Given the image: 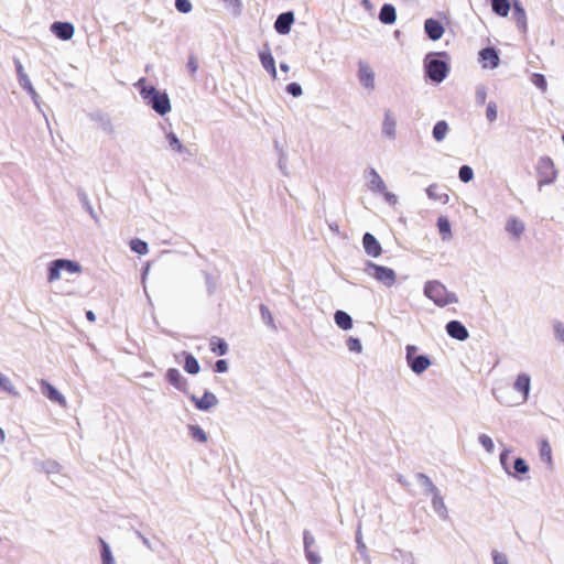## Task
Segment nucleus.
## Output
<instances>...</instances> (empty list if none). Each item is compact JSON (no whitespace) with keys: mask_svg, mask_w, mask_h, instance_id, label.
I'll list each match as a JSON object with an SVG mask.
<instances>
[{"mask_svg":"<svg viewBox=\"0 0 564 564\" xmlns=\"http://www.w3.org/2000/svg\"><path fill=\"white\" fill-rule=\"evenodd\" d=\"M532 83L534 86L540 88L543 93L547 89V82L542 74H534L532 77Z\"/></svg>","mask_w":564,"mask_h":564,"instance_id":"nucleus-45","label":"nucleus"},{"mask_svg":"<svg viewBox=\"0 0 564 564\" xmlns=\"http://www.w3.org/2000/svg\"><path fill=\"white\" fill-rule=\"evenodd\" d=\"M334 321L335 324L344 330H350L354 326L351 316L344 311H337L334 314Z\"/></svg>","mask_w":564,"mask_h":564,"instance_id":"nucleus-30","label":"nucleus"},{"mask_svg":"<svg viewBox=\"0 0 564 564\" xmlns=\"http://www.w3.org/2000/svg\"><path fill=\"white\" fill-rule=\"evenodd\" d=\"M50 32L61 41H70L75 35V26L70 22L55 21L50 25Z\"/></svg>","mask_w":564,"mask_h":564,"instance_id":"nucleus-15","label":"nucleus"},{"mask_svg":"<svg viewBox=\"0 0 564 564\" xmlns=\"http://www.w3.org/2000/svg\"><path fill=\"white\" fill-rule=\"evenodd\" d=\"M379 19L384 24L394 23L397 19L394 7H392L391 4H384L380 10Z\"/></svg>","mask_w":564,"mask_h":564,"instance_id":"nucleus-33","label":"nucleus"},{"mask_svg":"<svg viewBox=\"0 0 564 564\" xmlns=\"http://www.w3.org/2000/svg\"><path fill=\"white\" fill-rule=\"evenodd\" d=\"M167 381L178 391L189 394L188 392V381L187 379L180 372V370L175 368H171L166 371Z\"/></svg>","mask_w":564,"mask_h":564,"instance_id":"nucleus-20","label":"nucleus"},{"mask_svg":"<svg viewBox=\"0 0 564 564\" xmlns=\"http://www.w3.org/2000/svg\"><path fill=\"white\" fill-rule=\"evenodd\" d=\"M305 555L310 564H321L322 562L321 556L314 549L306 551Z\"/></svg>","mask_w":564,"mask_h":564,"instance_id":"nucleus-51","label":"nucleus"},{"mask_svg":"<svg viewBox=\"0 0 564 564\" xmlns=\"http://www.w3.org/2000/svg\"><path fill=\"white\" fill-rule=\"evenodd\" d=\"M498 111L495 102H489L486 108V118L489 122H494L497 119Z\"/></svg>","mask_w":564,"mask_h":564,"instance_id":"nucleus-48","label":"nucleus"},{"mask_svg":"<svg viewBox=\"0 0 564 564\" xmlns=\"http://www.w3.org/2000/svg\"><path fill=\"white\" fill-rule=\"evenodd\" d=\"M553 332L556 340L564 345V324L555 323L553 326Z\"/></svg>","mask_w":564,"mask_h":564,"instance_id":"nucleus-49","label":"nucleus"},{"mask_svg":"<svg viewBox=\"0 0 564 564\" xmlns=\"http://www.w3.org/2000/svg\"><path fill=\"white\" fill-rule=\"evenodd\" d=\"M259 59L262 67L270 74L273 79L278 78V72L275 67V59L269 47H263L259 52Z\"/></svg>","mask_w":564,"mask_h":564,"instance_id":"nucleus-22","label":"nucleus"},{"mask_svg":"<svg viewBox=\"0 0 564 564\" xmlns=\"http://www.w3.org/2000/svg\"><path fill=\"white\" fill-rule=\"evenodd\" d=\"M437 229L438 234L443 241H448L452 239L453 232H452V225L447 217L441 216L437 219Z\"/></svg>","mask_w":564,"mask_h":564,"instance_id":"nucleus-29","label":"nucleus"},{"mask_svg":"<svg viewBox=\"0 0 564 564\" xmlns=\"http://www.w3.org/2000/svg\"><path fill=\"white\" fill-rule=\"evenodd\" d=\"M514 449L503 445L499 454V464L503 473L512 479L524 481L530 479V465L521 456L512 457Z\"/></svg>","mask_w":564,"mask_h":564,"instance_id":"nucleus-2","label":"nucleus"},{"mask_svg":"<svg viewBox=\"0 0 564 564\" xmlns=\"http://www.w3.org/2000/svg\"><path fill=\"white\" fill-rule=\"evenodd\" d=\"M427 491L431 496V506L434 513L441 519H446L448 516V510L440 490L431 481H429Z\"/></svg>","mask_w":564,"mask_h":564,"instance_id":"nucleus-12","label":"nucleus"},{"mask_svg":"<svg viewBox=\"0 0 564 564\" xmlns=\"http://www.w3.org/2000/svg\"><path fill=\"white\" fill-rule=\"evenodd\" d=\"M210 350L219 356H224L228 351L226 341L218 337H213L209 343Z\"/></svg>","mask_w":564,"mask_h":564,"instance_id":"nucleus-37","label":"nucleus"},{"mask_svg":"<svg viewBox=\"0 0 564 564\" xmlns=\"http://www.w3.org/2000/svg\"><path fill=\"white\" fill-rule=\"evenodd\" d=\"M478 61L484 69H495L499 66L500 57L492 47H486L479 51Z\"/></svg>","mask_w":564,"mask_h":564,"instance_id":"nucleus-16","label":"nucleus"},{"mask_svg":"<svg viewBox=\"0 0 564 564\" xmlns=\"http://www.w3.org/2000/svg\"><path fill=\"white\" fill-rule=\"evenodd\" d=\"M424 295L440 307L456 304L458 297L454 292L438 281H429L424 284Z\"/></svg>","mask_w":564,"mask_h":564,"instance_id":"nucleus-5","label":"nucleus"},{"mask_svg":"<svg viewBox=\"0 0 564 564\" xmlns=\"http://www.w3.org/2000/svg\"><path fill=\"white\" fill-rule=\"evenodd\" d=\"M225 7V9L234 17H238L242 12V1L241 0H220Z\"/></svg>","mask_w":564,"mask_h":564,"instance_id":"nucleus-36","label":"nucleus"},{"mask_svg":"<svg viewBox=\"0 0 564 564\" xmlns=\"http://www.w3.org/2000/svg\"><path fill=\"white\" fill-rule=\"evenodd\" d=\"M17 75H18V80H19V85L32 97V98H35L37 96L33 85H32V82L29 77V75L26 74L24 67L21 65V64H18L17 65Z\"/></svg>","mask_w":564,"mask_h":564,"instance_id":"nucleus-27","label":"nucleus"},{"mask_svg":"<svg viewBox=\"0 0 564 564\" xmlns=\"http://www.w3.org/2000/svg\"><path fill=\"white\" fill-rule=\"evenodd\" d=\"M164 140L166 150L173 155H184L188 153L187 147L172 130H165Z\"/></svg>","mask_w":564,"mask_h":564,"instance_id":"nucleus-14","label":"nucleus"},{"mask_svg":"<svg viewBox=\"0 0 564 564\" xmlns=\"http://www.w3.org/2000/svg\"><path fill=\"white\" fill-rule=\"evenodd\" d=\"M314 544H315L314 536L311 533L305 532L304 533V549H305V552L308 551V550H313L314 549Z\"/></svg>","mask_w":564,"mask_h":564,"instance_id":"nucleus-52","label":"nucleus"},{"mask_svg":"<svg viewBox=\"0 0 564 564\" xmlns=\"http://www.w3.org/2000/svg\"><path fill=\"white\" fill-rule=\"evenodd\" d=\"M491 8L496 14L507 17L510 11V2L509 0H491Z\"/></svg>","mask_w":564,"mask_h":564,"instance_id":"nucleus-35","label":"nucleus"},{"mask_svg":"<svg viewBox=\"0 0 564 564\" xmlns=\"http://www.w3.org/2000/svg\"><path fill=\"white\" fill-rule=\"evenodd\" d=\"M0 391L6 392L10 395L18 397L19 391L17 390L15 386L11 381L10 378H8L4 373L0 371Z\"/></svg>","mask_w":564,"mask_h":564,"instance_id":"nucleus-34","label":"nucleus"},{"mask_svg":"<svg viewBox=\"0 0 564 564\" xmlns=\"http://www.w3.org/2000/svg\"><path fill=\"white\" fill-rule=\"evenodd\" d=\"M286 91L293 97H300L303 94L302 87L296 83H291L286 86Z\"/></svg>","mask_w":564,"mask_h":564,"instance_id":"nucleus-50","label":"nucleus"},{"mask_svg":"<svg viewBox=\"0 0 564 564\" xmlns=\"http://www.w3.org/2000/svg\"><path fill=\"white\" fill-rule=\"evenodd\" d=\"M215 368L217 372H226L228 370V364L226 360L220 359L216 362Z\"/></svg>","mask_w":564,"mask_h":564,"instance_id":"nucleus-55","label":"nucleus"},{"mask_svg":"<svg viewBox=\"0 0 564 564\" xmlns=\"http://www.w3.org/2000/svg\"><path fill=\"white\" fill-rule=\"evenodd\" d=\"M83 272L84 268L79 261L67 258H57L47 263L46 280L52 284L67 276H79Z\"/></svg>","mask_w":564,"mask_h":564,"instance_id":"nucleus-4","label":"nucleus"},{"mask_svg":"<svg viewBox=\"0 0 564 564\" xmlns=\"http://www.w3.org/2000/svg\"><path fill=\"white\" fill-rule=\"evenodd\" d=\"M347 350L354 355H361L364 352L362 341L355 336H347L345 339Z\"/></svg>","mask_w":564,"mask_h":564,"instance_id":"nucleus-32","label":"nucleus"},{"mask_svg":"<svg viewBox=\"0 0 564 564\" xmlns=\"http://www.w3.org/2000/svg\"><path fill=\"white\" fill-rule=\"evenodd\" d=\"M135 86L139 89L143 102L154 112L164 117L172 111L171 99L165 90L158 89L153 85H150L144 78L139 79Z\"/></svg>","mask_w":564,"mask_h":564,"instance_id":"nucleus-1","label":"nucleus"},{"mask_svg":"<svg viewBox=\"0 0 564 564\" xmlns=\"http://www.w3.org/2000/svg\"><path fill=\"white\" fill-rule=\"evenodd\" d=\"M419 347L415 345L405 346V362L412 372L415 375H422L426 371L432 361L426 355H419Z\"/></svg>","mask_w":564,"mask_h":564,"instance_id":"nucleus-7","label":"nucleus"},{"mask_svg":"<svg viewBox=\"0 0 564 564\" xmlns=\"http://www.w3.org/2000/svg\"><path fill=\"white\" fill-rule=\"evenodd\" d=\"M357 78L360 85L368 91L376 88V73L372 66L366 61L358 62Z\"/></svg>","mask_w":564,"mask_h":564,"instance_id":"nucleus-11","label":"nucleus"},{"mask_svg":"<svg viewBox=\"0 0 564 564\" xmlns=\"http://www.w3.org/2000/svg\"><path fill=\"white\" fill-rule=\"evenodd\" d=\"M487 98V90L484 86H479L476 88V99L479 104H485Z\"/></svg>","mask_w":564,"mask_h":564,"instance_id":"nucleus-54","label":"nucleus"},{"mask_svg":"<svg viewBox=\"0 0 564 564\" xmlns=\"http://www.w3.org/2000/svg\"><path fill=\"white\" fill-rule=\"evenodd\" d=\"M86 317H87V319H88V321H90V322H94V321L96 319V316H95L94 312H91V311H88V312L86 313Z\"/></svg>","mask_w":564,"mask_h":564,"instance_id":"nucleus-56","label":"nucleus"},{"mask_svg":"<svg viewBox=\"0 0 564 564\" xmlns=\"http://www.w3.org/2000/svg\"><path fill=\"white\" fill-rule=\"evenodd\" d=\"M379 195H381L382 198L384 199V202L392 207H394L399 204L398 195L390 192L388 189V186L384 188V192H381Z\"/></svg>","mask_w":564,"mask_h":564,"instance_id":"nucleus-43","label":"nucleus"},{"mask_svg":"<svg viewBox=\"0 0 564 564\" xmlns=\"http://www.w3.org/2000/svg\"><path fill=\"white\" fill-rule=\"evenodd\" d=\"M280 69H281L282 72H284V73H289V70H290V66H289L288 64H285V63H281V64H280Z\"/></svg>","mask_w":564,"mask_h":564,"instance_id":"nucleus-57","label":"nucleus"},{"mask_svg":"<svg viewBox=\"0 0 564 564\" xmlns=\"http://www.w3.org/2000/svg\"><path fill=\"white\" fill-rule=\"evenodd\" d=\"M438 53H430L424 59L426 73L430 79L435 83H442L448 74L447 63L438 59Z\"/></svg>","mask_w":564,"mask_h":564,"instance_id":"nucleus-8","label":"nucleus"},{"mask_svg":"<svg viewBox=\"0 0 564 564\" xmlns=\"http://www.w3.org/2000/svg\"><path fill=\"white\" fill-rule=\"evenodd\" d=\"M100 543H101V554L100 555H101L102 564H116V560L112 555L109 544L104 540H101Z\"/></svg>","mask_w":564,"mask_h":564,"instance_id":"nucleus-40","label":"nucleus"},{"mask_svg":"<svg viewBox=\"0 0 564 564\" xmlns=\"http://www.w3.org/2000/svg\"><path fill=\"white\" fill-rule=\"evenodd\" d=\"M459 180L463 183H468L474 178V171L468 165H463L458 172Z\"/></svg>","mask_w":564,"mask_h":564,"instance_id":"nucleus-44","label":"nucleus"},{"mask_svg":"<svg viewBox=\"0 0 564 564\" xmlns=\"http://www.w3.org/2000/svg\"><path fill=\"white\" fill-rule=\"evenodd\" d=\"M175 8L182 13H189L193 10V6L189 0H175Z\"/></svg>","mask_w":564,"mask_h":564,"instance_id":"nucleus-46","label":"nucleus"},{"mask_svg":"<svg viewBox=\"0 0 564 564\" xmlns=\"http://www.w3.org/2000/svg\"><path fill=\"white\" fill-rule=\"evenodd\" d=\"M41 389L43 394L51 401L56 402L61 406L65 408L67 405L65 397L50 382L43 380L41 381Z\"/></svg>","mask_w":564,"mask_h":564,"instance_id":"nucleus-24","label":"nucleus"},{"mask_svg":"<svg viewBox=\"0 0 564 564\" xmlns=\"http://www.w3.org/2000/svg\"><path fill=\"white\" fill-rule=\"evenodd\" d=\"M446 17L442 14V19L438 18H429L424 22V31L430 40L432 41H438L443 37L445 33V26L443 23V20H445Z\"/></svg>","mask_w":564,"mask_h":564,"instance_id":"nucleus-13","label":"nucleus"},{"mask_svg":"<svg viewBox=\"0 0 564 564\" xmlns=\"http://www.w3.org/2000/svg\"><path fill=\"white\" fill-rule=\"evenodd\" d=\"M516 14L518 15L519 24H521L523 28H525L527 18H525V11L520 6L514 7Z\"/></svg>","mask_w":564,"mask_h":564,"instance_id":"nucleus-53","label":"nucleus"},{"mask_svg":"<svg viewBox=\"0 0 564 564\" xmlns=\"http://www.w3.org/2000/svg\"><path fill=\"white\" fill-rule=\"evenodd\" d=\"M381 137L383 140L392 142L399 134V117L392 109H386L380 124Z\"/></svg>","mask_w":564,"mask_h":564,"instance_id":"nucleus-9","label":"nucleus"},{"mask_svg":"<svg viewBox=\"0 0 564 564\" xmlns=\"http://www.w3.org/2000/svg\"><path fill=\"white\" fill-rule=\"evenodd\" d=\"M477 440L480 446L488 454H492L495 452V442L491 436H489L488 434H479Z\"/></svg>","mask_w":564,"mask_h":564,"instance_id":"nucleus-41","label":"nucleus"},{"mask_svg":"<svg viewBox=\"0 0 564 564\" xmlns=\"http://www.w3.org/2000/svg\"><path fill=\"white\" fill-rule=\"evenodd\" d=\"M362 246L366 253L372 258H379L382 253V247L380 242L373 235L369 232L364 235Z\"/></svg>","mask_w":564,"mask_h":564,"instance_id":"nucleus-23","label":"nucleus"},{"mask_svg":"<svg viewBox=\"0 0 564 564\" xmlns=\"http://www.w3.org/2000/svg\"><path fill=\"white\" fill-rule=\"evenodd\" d=\"M449 132V124L445 120L437 121L433 127V138L436 142L445 140Z\"/></svg>","mask_w":564,"mask_h":564,"instance_id":"nucleus-31","label":"nucleus"},{"mask_svg":"<svg viewBox=\"0 0 564 564\" xmlns=\"http://www.w3.org/2000/svg\"><path fill=\"white\" fill-rule=\"evenodd\" d=\"M130 248L133 252L140 256H144L149 251L148 243L141 239H132L130 241Z\"/></svg>","mask_w":564,"mask_h":564,"instance_id":"nucleus-42","label":"nucleus"},{"mask_svg":"<svg viewBox=\"0 0 564 564\" xmlns=\"http://www.w3.org/2000/svg\"><path fill=\"white\" fill-rule=\"evenodd\" d=\"M536 173L540 185L552 184L557 177V170L553 160L549 156H542L536 164Z\"/></svg>","mask_w":564,"mask_h":564,"instance_id":"nucleus-10","label":"nucleus"},{"mask_svg":"<svg viewBox=\"0 0 564 564\" xmlns=\"http://www.w3.org/2000/svg\"><path fill=\"white\" fill-rule=\"evenodd\" d=\"M447 334L459 341H464L469 337L467 328L458 321H452L446 325Z\"/></svg>","mask_w":564,"mask_h":564,"instance_id":"nucleus-26","label":"nucleus"},{"mask_svg":"<svg viewBox=\"0 0 564 564\" xmlns=\"http://www.w3.org/2000/svg\"><path fill=\"white\" fill-rule=\"evenodd\" d=\"M531 392V376L527 372H520L514 377L512 391L505 395H496V400L509 408L520 406L528 402Z\"/></svg>","mask_w":564,"mask_h":564,"instance_id":"nucleus-3","label":"nucleus"},{"mask_svg":"<svg viewBox=\"0 0 564 564\" xmlns=\"http://www.w3.org/2000/svg\"><path fill=\"white\" fill-rule=\"evenodd\" d=\"M491 556H492L494 564H511L507 554H505L500 551H497V550L492 551Z\"/></svg>","mask_w":564,"mask_h":564,"instance_id":"nucleus-47","label":"nucleus"},{"mask_svg":"<svg viewBox=\"0 0 564 564\" xmlns=\"http://www.w3.org/2000/svg\"><path fill=\"white\" fill-rule=\"evenodd\" d=\"M294 22L295 15L292 11L283 12L278 15L274 22V30L280 35H288L291 32Z\"/></svg>","mask_w":564,"mask_h":564,"instance_id":"nucleus-18","label":"nucleus"},{"mask_svg":"<svg viewBox=\"0 0 564 564\" xmlns=\"http://www.w3.org/2000/svg\"><path fill=\"white\" fill-rule=\"evenodd\" d=\"M184 369L191 375H197L200 371V366L194 356L186 354Z\"/></svg>","mask_w":564,"mask_h":564,"instance_id":"nucleus-39","label":"nucleus"},{"mask_svg":"<svg viewBox=\"0 0 564 564\" xmlns=\"http://www.w3.org/2000/svg\"><path fill=\"white\" fill-rule=\"evenodd\" d=\"M6 438V433L0 427V443H2Z\"/></svg>","mask_w":564,"mask_h":564,"instance_id":"nucleus-58","label":"nucleus"},{"mask_svg":"<svg viewBox=\"0 0 564 564\" xmlns=\"http://www.w3.org/2000/svg\"><path fill=\"white\" fill-rule=\"evenodd\" d=\"M506 232L514 240H520L525 232V224L516 216H510L506 220Z\"/></svg>","mask_w":564,"mask_h":564,"instance_id":"nucleus-19","label":"nucleus"},{"mask_svg":"<svg viewBox=\"0 0 564 564\" xmlns=\"http://www.w3.org/2000/svg\"><path fill=\"white\" fill-rule=\"evenodd\" d=\"M188 398L194 403L195 408L200 411H208L215 408L219 402L218 398L209 391H205L200 398L189 393Z\"/></svg>","mask_w":564,"mask_h":564,"instance_id":"nucleus-17","label":"nucleus"},{"mask_svg":"<svg viewBox=\"0 0 564 564\" xmlns=\"http://www.w3.org/2000/svg\"><path fill=\"white\" fill-rule=\"evenodd\" d=\"M538 454L540 460L547 467L552 468L554 465L553 449L547 438H540L538 441Z\"/></svg>","mask_w":564,"mask_h":564,"instance_id":"nucleus-21","label":"nucleus"},{"mask_svg":"<svg viewBox=\"0 0 564 564\" xmlns=\"http://www.w3.org/2000/svg\"><path fill=\"white\" fill-rule=\"evenodd\" d=\"M367 182L369 189L375 194H380L381 192H384V188L387 187L386 182L375 169L368 171Z\"/></svg>","mask_w":564,"mask_h":564,"instance_id":"nucleus-25","label":"nucleus"},{"mask_svg":"<svg viewBox=\"0 0 564 564\" xmlns=\"http://www.w3.org/2000/svg\"><path fill=\"white\" fill-rule=\"evenodd\" d=\"M187 430H188L191 437L193 440H195L196 442H198V443L207 442V440H208L207 434L200 426H198L196 424H191L187 426Z\"/></svg>","mask_w":564,"mask_h":564,"instance_id":"nucleus-38","label":"nucleus"},{"mask_svg":"<svg viewBox=\"0 0 564 564\" xmlns=\"http://www.w3.org/2000/svg\"><path fill=\"white\" fill-rule=\"evenodd\" d=\"M426 195L430 199L441 203L443 205L449 202L448 194L444 193L436 184L430 185L426 188Z\"/></svg>","mask_w":564,"mask_h":564,"instance_id":"nucleus-28","label":"nucleus"},{"mask_svg":"<svg viewBox=\"0 0 564 564\" xmlns=\"http://www.w3.org/2000/svg\"><path fill=\"white\" fill-rule=\"evenodd\" d=\"M364 271L369 278L383 284L387 288L393 286L397 282V272L389 267L380 265L372 261H367L365 263Z\"/></svg>","mask_w":564,"mask_h":564,"instance_id":"nucleus-6","label":"nucleus"}]
</instances>
